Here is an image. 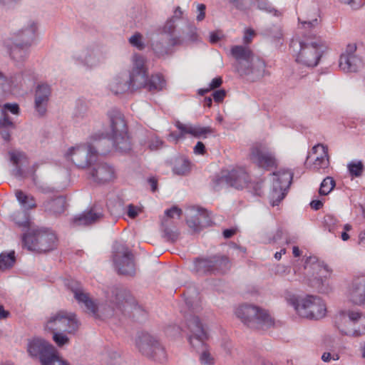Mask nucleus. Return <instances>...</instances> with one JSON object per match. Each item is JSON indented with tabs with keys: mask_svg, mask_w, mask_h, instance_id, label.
I'll return each instance as SVG.
<instances>
[{
	"mask_svg": "<svg viewBox=\"0 0 365 365\" xmlns=\"http://www.w3.org/2000/svg\"><path fill=\"white\" fill-rule=\"evenodd\" d=\"M14 127V123L9 120L7 113L3 106H0V128Z\"/></svg>",
	"mask_w": 365,
	"mask_h": 365,
	"instance_id": "obj_39",
	"label": "nucleus"
},
{
	"mask_svg": "<svg viewBox=\"0 0 365 365\" xmlns=\"http://www.w3.org/2000/svg\"><path fill=\"white\" fill-rule=\"evenodd\" d=\"M167 217L173 218L175 216L180 217L182 214V210L177 207H173L172 208L165 210V212Z\"/></svg>",
	"mask_w": 365,
	"mask_h": 365,
	"instance_id": "obj_49",
	"label": "nucleus"
},
{
	"mask_svg": "<svg viewBox=\"0 0 365 365\" xmlns=\"http://www.w3.org/2000/svg\"><path fill=\"white\" fill-rule=\"evenodd\" d=\"M14 252H10L9 253H1L0 254V269L5 270L13 267L15 263L16 258Z\"/></svg>",
	"mask_w": 365,
	"mask_h": 365,
	"instance_id": "obj_34",
	"label": "nucleus"
},
{
	"mask_svg": "<svg viewBox=\"0 0 365 365\" xmlns=\"http://www.w3.org/2000/svg\"><path fill=\"white\" fill-rule=\"evenodd\" d=\"M194 153L195 154L204 155L205 153V145L200 141L197 142L194 147Z\"/></svg>",
	"mask_w": 365,
	"mask_h": 365,
	"instance_id": "obj_55",
	"label": "nucleus"
},
{
	"mask_svg": "<svg viewBox=\"0 0 365 365\" xmlns=\"http://www.w3.org/2000/svg\"><path fill=\"white\" fill-rule=\"evenodd\" d=\"M4 108L6 112L10 111L12 114L17 115L19 113V107L17 103H6L4 105Z\"/></svg>",
	"mask_w": 365,
	"mask_h": 365,
	"instance_id": "obj_51",
	"label": "nucleus"
},
{
	"mask_svg": "<svg viewBox=\"0 0 365 365\" xmlns=\"http://www.w3.org/2000/svg\"><path fill=\"white\" fill-rule=\"evenodd\" d=\"M139 212V208L132 204L128 206L127 215L129 217L133 219L136 217Z\"/></svg>",
	"mask_w": 365,
	"mask_h": 365,
	"instance_id": "obj_52",
	"label": "nucleus"
},
{
	"mask_svg": "<svg viewBox=\"0 0 365 365\" xmlns=\"http://www.w3.org/2000/svg\"><path fill=\"white\" fill-rule=\"evenodd\" d=\"M110 118V131L103 133V139L110 140L113 149L120 153H127L131 150V140L128 131V126L123 115L117 110L108 114Z\"/></svg>",
	"mask_w": 365,
	"mask_h": 365,
	"instance_id": "obj_1",
	"label": "nucleus"
},
{
	"mask_svg": "<svg viewBox=\"0 0 365 365\" xmlns=\"http://www.w3.org/2000/svg\"><path fill=\"white\" fill-rule=\"evenodd\" d=\"M113 261L120 274L133 275L135 272L133 255L128 248L123 245L116 247Z\"/></svg>",
	"mask_w": 365,
	"mask_h": 365,
	"instance_id": "obj_15",
	"label": "nucleus"
},
{
	"mask_svg": "<svg viewBox=\"0 0 365 365\" xmlns=\"http://www.w3.org/2000/svg\"><path fill=\"white\" fill-rule=\"evenodd\" d=\"M175 28V22L171 19H169L168 21H167V22L165 23V24L163 27V31L165 33L172 34L174 31Z\"/></svg>",
	"mask_w": 365,
	"mask_h": 365,
	"instance_id": "obj_53",
	"label": "nucleus"
},
{
	"mask_svg": "<svg viewBox=\"0 0 365 365\" xmlns=\"http://www.w3.org/2000/svg\"><path fill=\"white\" fill-rule=\"evenodd\" d=\"M315 299L316 297L309 295L300 302L296 297L289 299V302L300 317L312 319L314 318V312L319 311L318 307L314 302Z\"/></svg>",
	"mask_w": 365,
	"mask_h": 365,
	"instance_id": "obj_21",
	"label": "nucleus"
},
{
	"mask_svg": "<svg viewBox=\"0 0 365 365\" xmlns=\"http://www.w3.org/2000/svg\"><path fill=\"white\" fill-rule=\"evenodd\" d=\"M79 326L75 314L61 310L51 315L46 323L45 329L51 332L66 331L73 334Z\"/></svg>",
	"mask_w": 365,
	"mask_h": 365,
	"instance_id": "obj_8",
	"label": "nucleus"
},
{
	"mask_svg": "<svg viewBox=\"0 0 365 365\" xmlns=\"http://www.w3.org/2000/svg\"><path fill=\"white\" fill-rule=\"evenodd\" d=\"M23 77L21 73L8 78L0 72V86L6 91L14 92L19 87L21 86Z\"/></svg>",
	"mask_w": 365,
	"mask_h": 365,
	"instance_id": "obj_25",
	"label": "nucleus"
},
{
	"mask_svg": "<svg viewBox=\"0 0 365 365\" xmlns=\"http://www.w3.org/2000/svg\"><path fill=\"white\" fill-rule=\"evenodd\" d=\"M145 58L138 54H135L133 57V68L130 72L128 84H123L120 89L115 88L118 83H115L112 86V92L115 94L123 93L127 91L131 92L145 88L146 86L148 68L145 64Z\"/></svg>",
	"mask_w": 365,
	"mask_h": 365,
	"instance_id": "obj_4",
	"label": "nucleus"
},
{
	"mask_svg": "<svg viewBox=\"0 0 365 365\" xmlns=\"http://www.w3.org/2000/svg\"><path fill=\"white\" fill-rule=\"evenodd\" d=\"M190 163L187 159H179L175 162L173 167V172L175 174L179 175H185L190 171Z\"/></svg>",
	"mask_w": 365,
	"mask_h": 365,
	"instance_id": "obj_33",
	"label": "nucleus"
},
{
	"mask_svg": "<svg viewBox=\"0 0 365 365\" xmlns=\"http://www.w3.org/2000/svg\"><path fill=\"white\" fill-rule=\"evenodd\" d=\"M299 46L296 61L308 67L316 66L319 61V43L307 39L305 42H299Z\"/></svg>",
	"mask_w": 365,
	"mask_h": 365,
	"instance_id": "obj_17",
	"label": "nucleus"
},
{
	"mask_svg": "<svg viewBox=\"0 0 365 365\" xmlns=\"http://www.w3.org/2000/svg\"><path fill=\"white\" fill-rule=\"evenodd\" d=\"M349 172L352 177H359L364 170V165L361 161L354 160L347 165Z\"/></svg>",
	"mask_w": 365,
	"mask_h": 365,
	"instance_id": "obj_35",
	"label": "nucleus"
},
{
	"mask_svg": "<svg viewBox=\"0 0 365 365\" xmlns=\"http://www.w3.org/2000/svg\"><path fill=\"white\" fill-rule=\"evenodd\" d=\"M166 81L161 73L152 74L148 76L145 89L150 93H156L165 89Z\"/></svg>",
	"mask_w": 365,
	"mask_h": 365,
	"instance_id": "obj_26",
	"label": "nucleus"
},
{
	"mask_svg": "<svg viewBox=\"0 0 365 365\" xmlns=\"http://www.w3.org/2000/svg\"><path fill=\"white\" fill-rule=\"evenodd\" d=\"M356 48L355 43H349L341 54L339 66L344 72H356L362 68V60L356 54Z\"/></svg>",
	"mask_w": 365,
	"mask_h": 365,
	"instance_id": "obj_19",
	"label": "nucleus"
},
{
	"mask_svg": "<svg viewBox=\"0 0 365 365\" xmlns=\"http://www.w3.org/2000/svg\"><path fill=\"white\" fill-rule=\"evenodd\" d=\"M22 242L29 250L46 252L56 248L57 237L55 233L50 230L32 229L23 235Z\"/></svg>",
	"mask_w": 365,
	"mask_h": 365,
	"instance_id": "obj_5",
	"label": "nucleus"
},
{
	"mask_svg": "<svg viewBox=\"0 0 365 365\" xmlns=\"http://www.w3.org/2000/svg\"><path fill=\"white\" fill-rule=\"evenodd\" d=\"M103 215L101 212H95L93 209L86 211L73 219V224L80 225H90L98 221Z\"/></svg>",
	"mask_w": 365,
	"mask_h": 365,
	"instance_id": "obj_28",
	"label": "nucleus"
},
{
	"mask_svg": "<svg viewBox=\"0 0 365 365\" xmlns=\"http://www.w3.org/2000/svg\"><path fill=\"white\" fill-rule=\"evenodd\" d=\"M148 182L150 185L152 191L155 192L158 188V180L155 178H150L148 179Z\"/></svg>",
	"mask_w": 365,
	"mask_h": 365,
	"instance_id": "obj_59",
	"label": "nucleus"
},
{
	"mask_svg": "<svg viewBox=\"0 0 365 365\" xmlns=\"http://www.w3.org/2000/svg\"><path fill=\"white\" fill-rule=\"evenodd\" d=\"M339 1L349 6L354 10H357L365 4V0H339Z\"/></svg>",
	"mask_w": 365,
	"mask_h": 365,
	"instance_id": "obj_44",
	"label": "nucleus"
},
{
	"mask_svg": "<svg viewBox=\"0 0 365 365\" xmlns=\"http://www.w3.org/2000/svg\"><path fill=\"white\" fill-rule=\"evenodd\" d=\"M359 245L365 247V230L361 231L359 235Z\"/></svg>",
	"mask_w": 365,
	"mask_h": 365,
	"instance_id": "obj_61",
	"label": "nucleus"
},
{
	"mask_svg": "<svg viewBox=\"0 0 365 365\" xmlns=\"http://www.w3.org/2000/svg\"><path fill=\"white\" fill-rule=\"evenodd\" d=\"M337 220L332 215H327L324 217V225L327 227L329 232H332L334 230L335 227L337 225Z\"/></svg>",
	"mask_w": 365,
	"mask_h": 365,
	"instance_id": "obj_40",
	"label": "nucleus"
},
{
	"mask_svg": "<svg viewBox=\"0 0 365 365\" xmlns=\"http://www.w3.org/2000/svg\"><path fill=\"white\" fill-rule=\"evenodd\" d=\"M9 314V312L5 310L4 307L0 304V319H6Z\"/></svg>",
	"mask_w": 365,
	"mask_h": 365,
	"instance_id": "obj_62",
	"label": "nucleus"
},
{
	"mask_svg": "<svg viewBox=\"0 0 365 365\" xmlns=\"http://www.w3.org/2000/svg\"><path fill=\"white\" fill-rule=\"evenodd\" d=\"M332 271V268L329 264L321 262V293H329L332 289L329 281Z\"/></svg>",
	"mask_w": 365,
	"mask_h": 365,
	"instance_id": "obj_29",
	"label": "nucleus"
},
{
	"mask_svg": "<svg viewBox=\"0 0 365 365\" xmlns=\"http://www.w3.org/2000/svg\"><path fill=\"white\" fill-rule=\"evenodd\" d=\"M225 185H228L225 172L222 173V176H216L212 180V187L215 190L218 191Z\"/></svg>",
	"mask_w": 365,
	"mask_h": 365,
	"instance_id": "obj_38",
	"label": "nucleus"
},
{
	"mask_svg": "<svg viewBox=\"0 0 365 365\" xmlns=\"http://www.w3.org/2000/svg\"><path fill=\"white\" fill-rule=\"evenodd\" d=\"M129 42L131 45L140 50H142L144 48V44L142 42V36L139 33H136L132 36L129 38Z\"/></svg>",
	"mask_w": 365,
	"mask_h": 365,
	"instance_id": "obj_43",
	"label": "nucleus"
},
{
	"mask_svg": "<svg viewBox=\"0 0 365 365\" xmlns=\"http://www.w3.org/2000/svg\"><path fill=\"white\" fill-rule=\"evenodd\" d=\"M11 160L15 165L26 160V155L22 152L12 151L9 153Z\"/></svg>",
	"mask_w": 365,
	"mask_h": 365,
	"instance_id": "obj_41",
	"label": "nucleus"
},
{
	"mask_svg": "<svg viewBox=\"0 0 365 365\" xmlns=\"http://www.w3.org/2000/svg\"><path fill=\"white\" fill-rule=\"evenodd\" d=\"M51 95V88L45 83L38 84L35 92V108L36 111L43 115L46 112L47 105Z\"/></svg>",
	"mask_w": 365,
	"mask_h": 365,
	"instance_id": "obj_24",
	"label": "nucleus"
},
{
	"mask_svg": "<svg viewBox=\"0 0 365 365\" xmlns=\"http://www.w3.org/2000/svg\"><path fill=\"white\" fill-rule=\"evenodd\" d=\"M92 138L95 143L94 145L83 144L71 147L66 153V158L78 168H88L98 152L101 154H106L108 152L101 148L103 143L100 138H96L93 136Z\"/></svg>",
	"mask_w": 365,
	"mask_h": 365,
	"instance_id": "obj_3",
	"label": "nucleus"
},
{
	"mask_svg": "<svg viewBox=\"0 0 365 365\" xmlns=\"http://www.w3.org/2000/svg\"><path fill=\"white\" fill-rule=\"evenodd\" d=\"M225 96H226V92L224 89H220V90L215 91L212 94L213 99L217 103L222 102L224 100Z\"/></svg>",
	"mask_w": 365,
	"mask_h": 365,
	"instance_id": "obj_50",
	"label": "nucleus"
},
{
	"mask_svg": "<svg viewBox=\"0 0 365 365\" xmlns=\"http://www.w3.org/2000/svg\"><path fill=\"white\" fill-rule=\"evenodd\" d=\"M88 178L96 184H106L116 178L115 170L111 165L104 162L91 163L88 168Z\"/></svg>",
	"mask_w": 365,
	"mask_h": 365,
	"instance_id": "obj_13",
	"label": "nucleus"
},
{
	"mask_svg": "<svg viewBox=\"0 0 365 365\" xmlns=\"http://www.w3.org/2000/svg\"><path fill=\"white\" fill-rule=\"evenodd\" d=\"M27 349L31 356L39 357L42 365H69L52 344L41 338L29 341Z\"/></svg>",
	"mask_w": 365,
	"mask_h": 365,
	"instance_id": "obj_7",
	"label": "nucleus"
},
{
	"mask_svg": "<svg viewBox=\"0 0 365 365\" xmlns=\"http://www.w3.org/2000/svg\"><path fill=\"white\" fill-rule=\"evenodd\" d=\"M44 211L55 215L61 214L66 208V200L59 196L55 199L44 202L43 204Z\"/></svg>",
	"mask_w": 365,
	"mask_h": 365,
	"instance_id": "obj_27",
	"label": "nucleus"
},
{
	"mask_svg": "<svg viewBox=\"0 0 365 365\" xmlns=\"http://www.w3.org/2000/svg\"><path fill=\"white\" fill-rule=\"evenodd\" d=\"M334 324L346 336H359L365 334V317L356 309H340L335 315Z\"/></svg>",
	"mask_w": 365,
	"mask_h": 365,
	"instance_id": "obj_2",
	"label": "nucleus"
},
{
	"mask_svg": "<svg viewBox=\"0 0 365 365\" xmlns=\"http://www.w3.org/2000/svg\"><path fill=\"white\" fill-rule=\"evenodd\" d=\"M322 154H321V169H327L329 165V160L327 155V148L321 144Z\"/></svg>",
	"mask_w": 365,
	"mask_h": 365,
	"instance_id": "obj_45",
	"label": "nucleus"
},
{
	"mask_svg": "<svg viewBox=\"0 0 365 365\" xmlns=\"http://www.w3.org/2000/svg\"><path fill=\"white\" fill-rule=\"evenodd\" d=\"M227 185L238 190L247 187L250 176L245 169L242 167H235L230 170L225 171Z\"/></svg>",
	"mask_w": 365,
	"mask_h": 365,
	"instance_id": "obj_22",
	"label": "nucleus"
},
{
	"mask_svg": "<svg viewBox=\"0 0 365 365\" xmlns=\"http://www.w3.org/2000/svg\"><path fill=\"white\" fill-rule=\"evenodd\" d=\"M207 217V211L203 209H197L196 215L193 218L187 219V225L194 231H199L202 224V218Z\"/></svg>",
	"mask_w": 365,
	"mask_h": 365,
	"instance_id": "obj_32",
	"label": "nucleus"
},
{
	"mask_svg": "<svg viewBox=\"0 0 365 365\" xmlns=\"http://www.w3.org/2000/svg\"><path fill=\"white\" fill-rule=\"evenodd\" d=\"M235 314L252 329L265 330L274 324L269 314L258 307L248 304L240 306L236 309Z\"/></svg>",
	"mask_w": 365,
	"mask_h": 365,
	"instance_id": "obj_6",
	"label": "nucleus"
},
{
	"mask_svg": "<svg viewBox=\"0 0 365 365\" xmlns=\"http://www.w3.org/2000/svg\"><path fill=\"white\" fill-rule=\"evenodd\" d=\"M53 333V340L54 342L58 346H62L69 341V339L68 336L62 333L52 332Z\"/></svg>",
	"mask_w": 365,
	"mask_h": 365,
	"instance_id": "obj_42",
	"label": "nucleus"
},
{
	"mask_svg": "<svg viewBox=\"0 0 365 365\" xmlns=\"http://www.w3.org/2000/svg\"><path fill=\"white\" fill-rule=\"evenodd\" d=\"M219 40H220V37L217 34V33L212 32V33L210 34V41L212 43H215L217 42Z\"/></svg>",
	"mask_w": 365,
	"mask_h": 365,
	"instance_id": "obj_63",
	"label": "nucleus"
},
{
	"mask_svg": "<svg viewBox=\"0 0 365 365\" xmlns=\"http://www.w3.org/2000/svg\"><path fill=\"white\" fill-rule=\"evenodd\" d=\"M16 221V223L21 227H27L30 225V221L29 217L27 214H24V220L23 221H19L16 218L14 219Z\"/></svg>",
	"mask_w": 365,
	"mask_h": 365,
	"instance_id": "obj_57",
	"label": "nucleus"
},
{
	"mask_svg": "<svg viewBox=\"0 0 365 365\" xmlns=\"http://www.w3.org/2000/svg\"><path fill=\"white\" fill-rule=\"evenodd\" d=\"M310 206H311L312 209H313L314 210H319V200H312L310 202Z\"/></svg>",
	"mask_w": 365,
	"mask_h": 365,
	"instance_id": "obj_64",
	"label": "nucleus"
},
{
	"mask_svg": "<svg viewBox=\"0 0 365 365\" xmlns=\"http://www.w3.org/2000/svg\"><path fill=\"white\" fill-rule=\"evenodd\" d=\"M222 83V78L221 77H217L213 78L210 83L209 84V86L206 88H200L198 90L197 93L200 96H204L210 91L219 88Z\"/></svg>",
	"mask_w": 365,
	"mask_h": 365,
	"instance_id": "obj_37",
	"label": "nucleus"
},
{
	"mask_svg": "<svg viewBox=\"0 0 365 365\" xmlns=\"http://www.w3.org/2000/svg\"><path fill=\"white\" fill-rule=\"evenodd\" d=\"M272 189L269 194L270 203L274 207L284 198L287 190L289 188L292 180V173L289 170H279L274 173Z\"/></svg>",
	"mask_w": 365,
	"mask_h": 365,
	"instance_id": "obj_10",
	"label": "nucleus"
},
{
	"mask_svg": "<svg viewBox=\"0 0 365 365\" xmlns=\"http://www.w3.org/2000/svg\"><path fill=\"white\" fill-rule=\"evenodd\" d=\"M346 299L355 305L365 303V274L354 275L345 292Z\"/></svg>",
	"mask_w": 365,
	"mask_h": 365,
	"instance_id": "obj_18",
	"label": "nucleus"
},
{
	"mask_svg": "<svg viewBox=\"0 0 365 365\" xmlns=\"http://www.w3.org/2000/svg\"><path fill=\"white\" fill-rule=\"evenodd\" d=\"M236 232L235 229H227L223 231V236L225 238H230L232 237Z\"/></svg>",
	"mask_w": 365,
	"mask_h": 365,
	"instance_id": "obj_60",
	"label": "nucleus"
},
{
	"mask_svg": "<svg viewBox=\"0 0 365 365\" xmlns=\"http://www.w3.org/2000/svg\"><path fill=\"white\" fill-rule=\"evenodd\" d=\"M163 141L158 137L155 136L151 138L149 143V148L150 150H157L163 146Z\"/></svg>",
	"mask_w": 365,
	"mask_h": 365,
	"instance_id": "obj_46",
	"label": "nucleus"
},
{
	"mask_svg": "<svg viewBox=\"0 0 365 365\" xmlns=\"http://www.w3.org/2000/svg\"><path fill=\"white\" fill-rule=\"evenodd\" d=\"M205 9H206L205 5L203 4H200L197 5V10L199 11V14L197 16V21H200L204 19V18L205 16Z\"/></svg>",
	"mask_w": 365,
	"mask_h": 365,
	"instance_id": "obj_56",
	"label": "nucleus"
},
{
	"mask_svg": "<svg viewBox=\"0 0 365 365\" xmlns=\"http://www.w3.org/2000/svg\"><path fill=\"white\" fill-rule=\"evenodd\" d=\"M194 266L198 273H225L230 269L231 263L226 256H213L196 259Z\"/></svg>",
	"mask_w": 365,
	"mask_h": 365,
	"instance_id": "obj_11",
	"label": "nucleus"
},
{
	"mask_svg": "<svg viewBox=\"0 0 365 365\" xmlns=\"http://www.w3.org/2000/svg\"><path fill=\"white\" fill-rule=\"evenodd\" d=\"M231 53L236 60H243L250 62L252 57V51L242 46H235L231 48Z\"/></svg>",
	"mask_w": 365,
	"mask_h": 365,
	"instance_id": "obj_31",
	"label": "nucleus"
},
{
	"mask_svg": "<svg viewBox=\"0 0 365 365\" xmlns=\"http://www.w3.org/2000/svg\"><path fill=\"white\" fill-rule=\"evenodd\" d=\"M15 196L22 209L29 210L36 207V200L31 195L21 190H16Z\"/></svg>",
	"mask_w": 365,
	"mask_h": 365,
	"instance_id": "obj_30",
	"label": "nucleus"
},
{
	"mask_svg": "<svg viewBox=\"0 0 365 365\" xmlns=\"http://www.w3.org/2000/svg\"><path fill=\"white\" fill-rule=\"evenodd\" d=\"M335 187V181L331 177L325 178L321 182V195H327L330 193Z\"/></svg>",
	"mask_w": 365,
	"mask_h": 365,
	"instance_id": "obj_36",
	"label": "nucleus"
},
{
	"mask_svg": "<svg viewBox=\"0 0 365 365\" xmlns=\"http://www.w3.org/2000/svg\"><path fill=\"white\" fill-rule=\"evenodd\" d=\"M250 159L257 166L266 170L277 166L274 155L266 146L261 144L254 145L251 148Z\"/></svg>",
	"mask_w": 365,
	"mask_h": 365,
	"instance_id": "obj_20",
	"label": "nucleus"
},
{
	"mask_svg": "<svg viewBox=\"0 0 365 365\" xmlns=\"http://www.w3.org/2000/svg\"><path fill=\"white\" fill-rule=\"evenodd\" d=\"M36 30V26L33 23L29 28L21 31L19 39L16 40L10 51V55L14 61L20 62L27 57V50L35 36Z\"/></svg>",
	"mask_w": 365,
	"mask_h": 365,
	"instance_id": "obj_12",
	"label": "nucleus"
},
{
	"mask_svg": "<svg viewBox=\"0 0 365 365\" xmlns=\"http://www.w3.org/2000/svg\"><path fill=\"white\" fill-rule=\"evenodd\" d=\"M302 24L304 28L307 29V28H312V27L317 26L318 24V22H317V19H315L312 21H304Z\"/></svg>",
	"mask_w": 365,
	"mask_h": 365,
	"instance_id": "obj_58",
	"label": "nucleus"
},
{
	"mask_svg": "<svg viewBox=\"0 0 365 365\" xmlns=\"http://www.w3.org/2000/svg\"><path fill=\"white\" fill-rule=\"evenodd\" d=\"M254 36H255V31L252 29H247L245 32L244 37H243L244 43L246 44L251 43Z\"/></svg>",
	"mask_w": 365,
	"mask_h": 365,
	"instance_id": "obj_54",
	"label": "nucleus"
},
{
	"mask_svg": "<svg viewBox=\"0 0 365 365\" xmlns=\"http://www.w3.org/2000/svg\"><path fill=\"white\" fill-rule=\"evenodd\" d=\"M175 126L179 133L172 132L168 135V140L177 143L179 140L185 138V135L190 134L195 138H207L208 135L214 134L215 130L211 127H202L200 125H193L192 124H185L180 121L175 123Z\"/></svg>",
	"mask_w": 365,
	"mask_h": 365,
	"instance_id": "obj_14",
	"label": "nucleus"
},
{
	"mask_svg": "<svg viewBox=\"0 0 365 365\" xmlns=\"http://www.w3.org/2000/svg\"><path fill=\"white\" fill-rule=\"evenodd\" d=\"M200 362L205 365H212L213 364V358L211 356L208 351H203L200 357Z\"/></svg>",
	"mask_w": 365,
	"mask_h": 365,
	"instance_id": "obj_47",
	"label": "nucleus"
},
{
	"mask_svg": "<svg viewBox=\"0 0 365 365\" xmlns=\"http://www.w3.org/2000/svg\"><path fill=\"white\" fill-rule=\"evenodd\" d=\"M321 359L324 362H329L331 360L332 361H336L339 359V356L336 353H329V352H324L322 356H321Z\"/></svg>",
	"mask_w": 365,
	"mask_h": 365,
	"instance_id": "obj_48",
	"label": "nucleus"
},
{
	"mask_svg": "<svg viewBox=\"0 0 365 365\" xmlns=\"http://www.w3.org/2000/svg\"><path fill=\"white\" fill-rule=\"evenodd\" d=\"M187 339L192 346L195 348L202 347L205 341L208 339V334L197 316L186 317Z\"/></svg>",
	"mask_w": 365,
	"mask_h": 365,
	"instance_id": "obj_16",
	"label": "nucleus"
},
{
	"mask_svg": "<svg viewBox=\"0 0 365 365\" xmlns=\"http://www.w3.org/2000/svg\"><path fill=\"white\" fill-rule=\"evenodd\" d=\"M135 343L137 348L142 354L159 361H163L166 359L164 348L150 334H140L136 339Z\"/></svg>",
	"mask_w": 365,
	"mask_h": 365,
	"instance_id": "obj_9",
	"label": "nucleus"
},
{
	"mask_svg": "<svg viewBox=\"0 0 365 365\" xmlns=\"http://www.w3.org/2000/svg\"><path fill=\"white\" fill-rule=\"evenodd\" d=\"M69 286L78 304L81 306L83 305L88 312L96 317L98 306L96 302L90 298L88 294L85 292L77 282H71Z\"/></svg>",
	"mask_w": 365,
	"mask_h": 365,
	"instance_id": "obj_23",
	"label": "nucleus"
}]
</instances>
